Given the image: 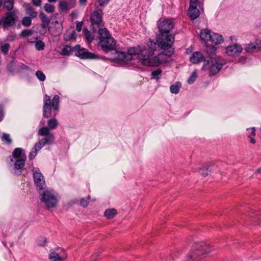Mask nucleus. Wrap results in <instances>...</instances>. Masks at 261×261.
<instances>
[{"label": "nucleus", "instance_id": "f03ea898", "mask_svg": "<svg viewBox=\"0 0 261 261\" xmlns=\"http://www.w3.org/2000/svg\"><path fill=\"white\" fill-rule=\"evenodd\" d=\"M213 250V248L209 244L203 242L194 244L190 251L187 255V258L190 261L195 260L205 257Z\"/></svg>", "mask_w": 261, "mask_h": 261}, {"label": "nucleus", "instance_id": "ddd939ff", "mask_svg": "<svg viewBox=\"0 0 261 261\" xmlns=\"http://www.w3.org/2000/svg\"><path fill=\"white\" fill-rule=\"evenodd\" d=\"M99 44L102 50L107 51L114 48L116 45V42L115 40L111 37L105 39H102L101 41H99Z\"/></svg>", "mask_w": 261, "mask_h": 261}, {"label": "nucleus", "instance_id": "20e7f679", "mask_svg": "<svg viewBox=\"0 0 261 261\" xmlns=\"http://www.w3.org/2000/svg\"><path fill=\"white\" fill-rule=\"evenodd\" d=\"M222 66L223 63L220 58H210L207 60L204 61V64L201 70H209L211 75H215L220 71Z\"/></svg>", "mask_w": 261, "mask_h": 261}, {"label": "nucleus", "instance_id": "4d7b16f0", "mask_svg": "<svg viewBox=\"0 0 261 261\" xmlns=\"http://www.w3.org/2000/svg\"><path fill=\"white\" fill-rule=\"evenodd\" d=\"M80 3L82 5H85L87 2V0H80Z\"/></svg>", "mask_w": 261, "mask_h": 261}, {"label": "nucleus", "instance_id": "37998d69", "mask_svg": "<svg viewBox=\"0 0 261 261\" xmlns=\"http://www.w3.org/2000/svg\"><path fill=\"white\" fill-rule=\"evenodd\" d=\"M46 239L43 237L39 238L37 240V243L39 246H43L46 244Z\"/></svg>", "mask_w": 261, "mask_h": 261}, {"label": "nucleus", "instance_id": "a878e982", "mask_svg": "<svg viewBox=\"0 0 261 261\" xmlns=\"http://www.w3.org/2000/svg\"><path fill=\"white\" fill-rule=\"evenodd\" d=\"M45 144H46V140L41 139L38 142L35 144L34 149L38 151L40 150Z\"/></svg>", "mask_w": 261, "mask_h": 261}, {"label": "nucleus", "instance_id": "4468645a", "mask_svg": "<svg viewBox=\"0 0 261 261\" xmlns=\"http://www.w3.org/2000/svg\"><path fill=\"white\" fill-rule=\"evenodd\" d=\"M198 4V2L197 0H190V5L188 13L190 17L192 19H195L199 16L200 11L197 8Z\"/></svg>", "mask_w": 261, "mask_h": 261}, {"label": "nucleus", "instance_id": "13d9d810", "mask_svg": "<svg viewBox=\"0 0 261 261\" xmlns=\"http://www.w3.org/2000/svg\"><path fill=\"white\" fill-rule=\"evenodd\" d=\"M49 3L56 2L57 0H47Z\"/></svg>", "mask_w": 261, "mask_h": 261}, {"label": "nucleus", "instance_id": "c9c22d12", "mask_svg": "<svg viewBox=\"0 0 261 261\" xmlns=\"http://www.w3.org/2000/svg\"><path fill=\"white\" fill-rule=\"evenodd\" d=\"M65 39L67 40H74L75 39V33L74 31H68L65 35Z\"/></svg>", "mask_w": 261, "mask_h": 261}, {"label": "nucleus", "instance_id": "6e6d98bb", "mask_svg": "<svg viewBox=\"0 0 261 261\" xmlns=\"http://www.w3.org/2000/svg\"><path fill=\"white\" fill-rule=\"evenodd\" d=\"M3 117H4V115H3V109H2V107H0V121H1L3 119Z\"/></svg>", "mask_w": 261, "mask_h": 261}, {"label": "nucleus", "instance_id": "9d476101", "mask_svg": "<svg viewBox=\"0 0 261 261\" xmlns=\"http://www.w3.org/2000/svg\"><path fill=\"white\" fill-rule=\"evenodd\" d=\"M67 255L63 249L57 248L49 254V258L50 261H64Z\"/></svg>", "mask_w": 261, "mask_h": 261}, {"label": "nucleus", "instance_id": "c756f323", "mask_svg": "<svg viewBox=\"0 0 261 261\" xmlns=\"http://www.w3.org/2000/svg\"><path fill=\"white\" fill-rule=\"evenodd\" d=\"M47 124L49 128L54 129L57 127L58 121L55 118L50 119L47 121Z\"/></svg>", "mask_w": 261, "mask_h": 261}, {"label": "nucleus", "instance_id": "ea45409f", "mask_svg": "<svg viewBox=\"0 0 261 261\" xmlns=\"http://www.w3.org/2000/svg\"><path fill=\"white\" fill-rule=\"evenodd\" d=\"M35 47L38 50H43L44 47V43L41 41H38L35 43Z\"/></svg>", "mask_w": 261, "mask_h": 261}, {"label": "nucleus", "instance_id": "bb28decb", "mask_svg": "<svg viewBox=\"0 0 261 261\" xmlns=\"http://www.w3.org/2000/svg\"><path fill=\"white\" fill-rule=\"evenodd\" d=\"M72 51V49L70 46H64L61 49V50H58V51L62 55L64 56H68L70 54Z\"/></svg>", "mask_w": 261, "mask_h": 261}, {"label": "nucleus", "instance_id": "09e8293b", "mask_svg": "<svg viewBox=\"0 0 261 261\" xmlns=\"http://www.w3.org/2000/svg\"><path fill=\"white\" fill-rule=\"evenodd\" d=\"M161 72V70L157 69L152 72L151 75L153 76L154 78H156V77L158 76Z\"/></svg>", "mask_w": 261, "mask_h": 261}, {"label": "nucleus", "instance_id": "473e14b6", "mask_svg": "<svg viewBox=\"0 0 261 261\" xmlns=\"http://www.w3.org/2000/svg\"><path fill=\"white\" fill-rule=\"evenodd\" d=\"M49 134V128L44 126L41 127L38 132V134L42 136H47Z\"/></svg>", "mask_w": 261, "mask_h": 261}, {"label": "nucleus", "instance_id": "58836bf2", "mask_svg": "<svg viewBox=\"0 0 261 261\" xmlns=\"http://www.w3.org/2000/svg\"><path fill=\"white\" fill-rule=\"evenodd\" d=\"M36 75L40 81H44L46 76L45 74L40 70H38L36 72Z\"/></svg>", "mask_w": 261, "mask_h": 261}, {"label": "nucleus", "instance_id": "aec40b11", "mask_svg": "<svg viewBox=\"0 0 261 261\" xmlns=\"http://www.w3.org/2000/svg\"><path fill=\"white\" fill-rule=\"evenodd\" d=\"M13 7V0H5L3 3L0 0V10L6 8L8 10H11Z\"/></svg>", "mask_w": 261, "mask_h": 261}, {"label": "nucleus", "instance_id": "b1692460", "mask_svg": "<svg viewBox=\"0 0 261 261\" xmlns=\"http://www.w3.org/2000/svg\"><path fill=\"white\" fill-rule=\"evenodd\" d=\"M25 10L26 13L29 15L31 18H35L37 16V12L35 11L33 8L30 7L28 4H24L23 5Z\"/></svg>", "mask_w": 261, "mask_h": 261}, {"label": "nucleus", "instance_id": "0eeeda50", "mask_svg": "<svg viewBox=\"0 0 261 261\" xmlns=\"http://www.w3.org/2000/svg\"><path fill=\"white\" fill-rule=\"evenodd\" d=\"M243 50L241 44L234 43L226 46L225 49V54L230 57H235L240 55Z\"/></svg>", "mask_w": 261, "mask_h": 261}, {"label": "nucleus", "instance_id": "2f4dec72", "mask_svg": "<svg viewBox=\"0 0 261 261\" xmlns=\"http://www.w3.org/2000/svg\"><path fill=\"white\" fill-rule=\"evenodd\" d=\"M59 102V97L58 95H55L51 101V105L53 108L55 110H57L58 109V105Z\"/></svg>", "mask_w": 261, "mask_h": 261}, {"label": "nucleus", "instance_id": "49530a36", "mask_svg": "<svg viewBox=\"0 0 261 261\" xmlns=\"http://www.w3.org/2000/svg\"><path fill=\"white\" fill-rule=\"evenodd\" d=\"M32 33V31L29 30H25L21 32V36L22 37H26L30 36Z\"/></svg>", "mask_w": 261, "mask_h": 261}, {"label": "nucleus", "instance_id": "2eb2a0df", "mask_svg": "<svg viewBox=\"0 0 261 261\" xmlns=\"http://www.w3.org/2000/svg\"><path fill=\"white\" fill-rule=\"evenodd\" d=\"M76 0H62L59 2V9L61 11H67L73 8Z\"/></svg>", "mask_w": 261, "mask_h": 261}, {"label": "nucleus", "instance_id": "dca6fc26", "mask_svg": "<svg viewBox=\"0 0 261 261\" xmlns=\"http://www.w3.org/2000/svg\"><path fill=\"white\" fill-rule=\"evenodd\" d=\"M50 103V97L47 95H45L44 97L43 106V115L45 117H49L51 115Z\"/></svg>", "mask_w": 261, "mask_h": 261}, {"label": "nucleus", "instance_id": "412c9836", "mask_svg": "<svg viewBox=\"0 0 261 261\" xmlns=\"http://www.w3.org/2000/svg\"><path fill=\"white\" fill-rule=\"evenodd\" d=\"M26 158L24 159H11V162H14V168L15 169H21L23 168L24 165V162Z\"/></svg>", "mask_w": 261, "mask_h": 261}, {"label": "nucleus", "instance_id": "9b49d317", "mask_svg": "<svg viewBox=\"0 0 261 261\" xmlns=\"http://www.w3.org/2000/svg\"><path fill=\"white\" fill-rule=\"evenodd\" d=\"M245 50L246 53L248 54L261 51V39H256L253 42L246 44Z\"/></svg>", "mask_w": 261, "mask_h": 261}, {"label": "nucleus", "instance_id": "f704fd0d", "mask_svg": "<svg viewBox=\"0 0 261 261\" xmlns=\"http://www.w3.org/2000/svg\"><path fill=\"white\" fill-rule=\"evenodd\" d=\"M1 138L3 141L8 144H10L12 142L10 136L9 134L6 133L3 134Z\"/></svg>", "mask_w": 261, "mask_h": 261}, {"label": "nucleus", "instance_id": "c03bdc74", "mask_svg": "<svg viewBox=\"0 0 261 261\" xmlns=\"http://www.w3.org/2000/svg\"><path fill=\"white\" fill-rule=\"evenodd\" d=\"M42 139H46V143H50L54 141V136L52 134H49L47 135V137L42 138Z\"/></svg>", "mask_w": 261, "mask_h": 261}, {"label": "nucleus", "instance_id": "7ed1b4c3", "mask_svg": "<svg viewBox=\"0 0 261 261\" xmlns=\"http://www.w3.org/2000/svg\"><path fill=\"white\" fill-rule=\"evenodd\" d=\"M199 36L202 41L210 42L215 45L221 44L224 42V38L221 34L212 32L207 29L201 30Z\"/></svg>", "mask_w": 261, "mask_h": 261}, {"label": "nucleus", "instance_id": "de8ad7c7", "mask_svg": "<svg viewBox=\"0 0 261 261\" xmlns=\"http://www.w3.org/2000/svg\"><path fill=\"white\" fill-rule=\"evenodd\" d=\"M100 6H103L107 5L110 0H97Z\"/></svg>", "mask_w": 261, "mask_h": 261}, {"label": "nucleus", "instance_id": "a211bd4d", "mask_svg": "<svg viewBox=\"0 0 261 261\" xmlns=\"http://www.w3.org/2000/svg\"><path fill=\"white\" fill-rule=\"evenodd\" d=\"M97 29L98 30L96 31H97V33L98 34L99 41H101L102 39H105L111 37L108 30L103 28L102 26Z\"/></svg>", "mask_w": 261, "mask_h": 261}, {"label": "nucleus", "instance_id": "864d4df0", "mask_svg": "<svg viewBox=\"0 0 261 261\" xmlns=\"http://www.w3.org/2000/svg\"><path fill=\"white\" fill-rule=\"evenodd\" d=\"M15 35L10 34L7 36V40L9 41L13 40L15 39Z\"/></svg>", "mask_w": 261, "mask_h": 261}, {"label": "nucleus", "instance_id": "4be33fe9", "mask_svg": "<svg viewBox=\"0 0 261 261\" xmlns=\"http://www.w3.org/2000/svg\"><path fill=\"white\" fill-rule=\"evenodd\" d=\"M248 138L249 139L250 142L252 144L256 143V140L254 138L255 136V127H251L247 129Z\"/></svg>", "mask_w": 261, "mask_h": 261}, {"label": "nucleus", "instance_id": "a18cd8bd", "mask_svg": "<svg viewBox=\"0 0 261 261\" xmlns=\"http://www.w3.org/2000/svg\"><path fill=\"white\" fill-rule=\"evenodd\" d=\"M10 45L8 43H4L1 47V50L3 53L7 54L9 49Z\"/></svg>", "mask_w": 261, "mask_h": 261}, {"label": "nucleus", "instance_id": "5701e85b", "mask_svg": "<svg viewBox=\"0 0 261 261\" xmlns=\"http://www.w3.org/2000/svg\"><path fill=\"white\" fill-rule=\"evenodd\" d=\"M117 214L116 209L114 208H108L105 210L103 215L108 219H111L114 218Z\"/></svg>", "mask_w": 261, "mask_h": 261}, {"label": "nucleus", "instance_id": "72a5a7b5", "mask_svg": "<svg viewBox=\"0 0 261 261\" xmlns=\"http://www.w3.org/2000/svg\"><path fill=\"white\" fill-rule=\"evenodd\" d=\"M44 9L47 13H53L55 10L54 5L50 4H45L44 6Z\"/></svg>", "mask_w": 261, "mask_h": 261}, {"label": "nucleus", "instance_id": "e433bc0d", "mask_svg": "<svg viewBox=\"0 0 261 261\" xmlns=\"http://www.w3.org/2000/svg\"><path fill=\"white\" fill-rule=\"evenodd\" d=\"M205 49L207 53L211 54L215 53L217 50L216 47L212 45H207L205 47Z\"/></svg>", "mask_w": 261, "mask_h": 261}, {"label": "nucleus", "instance_id": "3c124183", "mask_svg": "<svg viewBox=\"0 0 261 261\" xmlns=\"http://www.w3.org/2000/svg\"><path fill=\"white\" fill-rule=\"evenodd\" d=\"M37 151H36L35 150L34 151L31 152L29 155L30 159L31 160L33 159L37 155Z\"/></svg>", "mask_w": 261, "mask_h": 261}, {"label": "nucleus", "instance_id": "c85d7f7f", "mask_svg": "<svg viewBox=\"0 0 261 261\" xmlns=\"http://www.w3.org/2000/svg\"><path fill=\"white\" fill-rule=\"evenodd\" d=\"M198 77L197 71L196 70L194 71L191 73V75L188 79L187 82L189 84H193Z\"/></svg>", "mask_w": 261, "mask_h": 261}, {"label": "nucleus", "instance_id": "1a4fd4ad", "mask_svg": "<svg viewBox=\"0 0 261 261\" xmlns=\"http://www.w3.org/2000/svg\"><path fill=\"white\" fill-rule=\"evenodd\" d=\"M33 172L34 182L36 186L40 190L43 189L45 186L44 176L41 173L39 169L37 168H34Z\"/></svg>", "mask_w": 261, "mask_h": 261}, {"label": "nucleus", "instance_id": "603ef678", "mask_svg": "<svg viewBox=\"0 0 261 261\" xmlns=\"http://www.w3.org/2000/svg\"><path fill=\"white\" fill-rule=\"evenodd\" d=\"M82 22H76V30L78 32H80L82 30Z\"/></svg>", "mask_w": 261, "mask_h": 261}, {"label": "nucleus", "instance_id": "39448f33", "mask_svg": "<svg viewBox=\"0 0 261 261\" xmlns=\"http://www.w3.org/2000/svg\"><path fill=\"white\" fill-rule=\"evenodd\" d=\"M41 200L48 208H53L58 202L56 195L50 190H46L41 194Z\"/></svg>", "mask_w": 261, "mask_h": 261}, {"label": "nucleus", "instance_id": "f3484780", "mask_svg": "<svg viewBox=\"0 0 261 261\" xmlns=\"http://www.w3.org/2000/svg\"><path fill=\"white\" fill-rule=\"evenodd\" d=\"M204 59V56L200 52H195L190 57V61L193 64H198Z\"/></svg>", "mask_w": 261, "mask_h": 261}, {"label": "nucleus", "instance_id": "bf43d9fd", "mask_svg": "<svg viewBox=\"0 0 261 261\" xmlns=\"http://www.w3.org/2000/svg\"><path fill=\"white\" fill-rule=\"evenodd\" d=\"M257 172L258 173H260V172H261V168H259V169H258L257 170Z\"/></svg>", "mask_w": 261, "mask_h": 261}, {"label": "nucleus", "instance_id": "cd10ccee", "mask_svg": "<svg viewBox=\"0 0 261 261\" xmlns=\"http://www.w3.org/2000/svg\"><path fill=\"white\" fill-rule=\"evenodd\" d=\"M39 16L42 20L43 27L44 28H46L49 23V19L46 15L43 13H40Z\"/></svg>", "mask_w": 261, "mask_h": 261}, {"label": "nucleus", "instance_id": "423d86ee", "mask_svg": "<svg viewBox=\"0 0 261 261\" xmlns=\"http://www.w3.org/2000/svg\"><path fill=\"white\" fill-rule=\"evenodd\" d=\"M17 14V11L16 10L7 13L0 20V25H1L4 29L13 25L18 19Z\"/></svg>", "mask_w": 261, "mask_h": 261}, {"label": "nucleus", "instance_id": "f257e3e1", "mask_svg": "<svg viewBox=\"0 0 261 261\" xmlns=\"http://www.w3.org/2000/svg\"><path fill=\"white\" fill-rule=\"evenodd\" d=\"M159 33L155 41L149 39L146 43L132 46L127 54L115 51L113 60L121 64H134L135 60L142 65L158 67L168 63L174 53V35L170 33L174 27V23L170 19L161 18L157 22Z\"/></svg>", "mask_w": 261, "mask_h": 261}, {"label": "nucleus", "instance_id": "8fccbe9b", "mask_svg": "<svg viewBox=\"0 0 261 261\" xmlns=\"http://www.w3.org/2000/svg\"><path fill=\"white\" fill-rule=\"evenodd\" d=\"M41 0H32L33 5L37 7L40 6L41 5Z\"/></svg>", "mask_w": 261, "mask_h": 261}, {"label": "nucleus", "instance_id": "6ab92c4d", "mask_svg": "<svg viewBox=\"0 0 261 261\" xmlns=\"http://www.w3.org/2000/svg\"><path fill=\"white\" fill-rule=\"evenodd\" d=\"M13 158L11 159H24L26 156L24 150L20 148H15L12 153Z\"/></svg>", "mask_w": 261, "mask_h": 261}, {"label": "nucleus", "instance_id": "a19ab883", "mask_svg": "<svg viewBox=\"0 0 261 261\" xmlns=\"http://www.w3.org/2000/svg\"><path fill=\"white\" fill-rule=\"evenodd\" d=\"M90 199V196H88L86 199L82 198L80 200V204L81 206L83 207H87L89 203V200Z\"/></svg>", "mask_w": 261, "mask_h": 261}, {"label": "nucleus", "instance_id": "f8f14e48", "mask_svg": "<svg viewBox=\"0 0 261 261\" xmlns=\"http://www.w3.org/2000/svg\"><path fill=\"white\" fill-rule=\"evenodd\" d=\"M102 11L100 10H97L93 12L91 17V20L92 22V24L93 26V29L94 31L96 32V28H98L100 27H102L100 25L101 22H102Z\"/></svg>", "mask_w": 261, "mask_h": 261}, {"label": "nucleus", "instance_id": "7c9ffc66", "mask_svg": "<svg viewBox=\"0 0 261 261\" xmlns=\"http://www.w3.org/2000/svg\"><path fill=\"white\" fill-rule=\"evenodd\" d=\"M84 34L85 38L88 42H91L93 40L94 38V35L91 33H90L88 30H84Z\"/></svg>", "mask_w": 261, "mask_h": 261}, {"label": "nucleus", "instance_id": "6e6552de", "mask_svg": "<svg viewBox=\"0 0 261 261\" xmlns=\"http://www.w3.org/2000/svg\"><path fill=\"white\" fill-rule=\"evenodd\" d=\"M73 51L75 52L76 56L81 59H95L96 55L90 53L87 49L82 48L79 45H75L73 48Z\"/></svg>", "mask_w": 261, "mask_h": 261}, {"label": "nucleus", "instance_id": "4c0bfd02", "mask_svg": "<svg viewBox=\"0 0 261 261\" xmlns=\"http://www.w3.org/2000/svg\"><path fill=\"white\" fill-rule=\"evenodd\" d=\"M31 18L29 17H24L22 20V23L25 27H29L31 24Z\"/></svg>", "mask_w": 261, "mask_h": 261}, {"label": "nucleus", "instance_id": "393cba45", "mask_svg": "<svg viewBox=\"0 0 261 261\" xmlns=\"http://www.w3.org/2000/svg\"><path fill=\"white\" fill-rule=\"evenodd\" d=\"M181 83L180 82H176L170 87V91L173 93L176 94L179 92V89L181 87Z\"/></svg>", "mask_w": 261, "mask_h": 261}, {"label": "nucleus", "instance_id": "5fc2aeb1", "mask_svg": "<svg viewBox=\"0 0 261 261\" xmlns=\"http://www.w3.org/2000/svg\"><path fill=\"white\" fill-rule=\"evenodd\" d=\"M246 58L245 56H241L238 58V62L239 63H244L245 62Z\"/></svg>", "mask_w": 261, "mask_h": 261}, {"label": "nucleus", "instance_id": "79ce46f5", "mask_svg": "<svg viewBox=\"0 0 261 261\" xmlns=\"http://www.w3.org/2000/svg\"><path fill=\"white\" fill-rule=\"evenodd\" d=\"M198 170L203 176H206L208 174L206 166H203L202 168L198 169Z\"/></svg>", "mask_w": 261, "mask_h": 261}]
</instances>
